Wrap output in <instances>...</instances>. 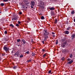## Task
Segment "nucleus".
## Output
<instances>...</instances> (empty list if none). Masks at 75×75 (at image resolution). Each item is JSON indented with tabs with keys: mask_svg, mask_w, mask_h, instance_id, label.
I'll list each match as a JSON object with an SVG mask.
<instances>
[{
	"mask_svg": "<svg viewBox=\"0 0 75 75\" xmlns=\"http://www.w3.org/2000/svg\"><path fill=\"white\" fill-rule=\"evenodd\" d=\"M45 33L44 34V35H45V36H47L49 35V33L47 31H45Z\"/></svg>",
	"mask_w": 75,
	"mask_h": 75,
	"instance_id": "obj_1",
	"label": "nucleus"
},
{
	"mask_svg": "<svg viewBox=\"0 0 75 75\" xmlns=\"http://www.w3.org/2000/svg\"><path fill=\"white\" fill-rule=\"evenodd\" d=\"M4 50H5V51H7L8 50V48L4 46Z\"/></svg>",
	"mask_w": 75,
	"mask_h": 75,
	"instance_id": "obj_2",
	"label": "nucleus"
},
{
	"mask_svg": "<svg viewBox=\"0 0 75 75\" xmlns=\"http://www.w3.org/2000/svg\"><path fill=\"white\" fill-rule=\"evenodd\" d=\"M21 41L22 42H23V45L25 44L26 43V41H25L24 39H22Z\"/></svg>",
	"mask_w": 75,
	"mask_h": 75,
	"instance_id": "obj_3",
	"label": "nucleus"
},
{
	"mask_svg": "<svg viewBox=\"0 0 75 75\" xmlns=\"http://www.w3.org/2000/svg\"><path fill=\"white\" fill-rule=\"evenodd\" d=\"M31 5L32 6H34L35 5V2L34 1H32L31 2Z\"/></svg>",
	"mask_w": 75,
	"mask_h": 75,
	"instance_id": "obj_4",
	"label": "nucleus"
},
{
	"mask_svg": "<svg viewBox=\"0 0 75 75\" xmlns=\"http://www.w3.org/2000/svg\"><path fill=\"white\" fill-rule=\"evenodd\" d=\"M49 9H50V10H51L52 11H53L55 9V8H54V7H52L51 8L49 7Z\"/></svg>",
	"mask_w": 75,
	"mask_h": 75,
	"instance_id": "obj_5",
	"label": "nucleus"
},
{
	"mask_svg": "<svg viewBox=\"0 0 75 75\" xmlns=\"http://www.w3.org/2000/svg\"><path fill=\"white\" fill-rule=\"evenodd\" d=\"M50 14L52 16H54V15H55V12L53 11H51L50 12Z\"/></svg>",
	"mask_w": 75,
	"mask_h": 75,
	"instance_id": "obj_6",
	"label": "nucleus"
},
{
	"mask_svg": "<svg viewBox=\"0 0 75 75\" xmlns=\"http://www.w3.org/2000/svg\"><path fill=\"white\" fill-rule=\"evenodd\" d=\"M64 33L66 34H69V32L67 30L65 31Z\"/></svg>",
	"mask_w": 75,
	"mask_h": 75,
	"instance_id": "obj_7",
	"label": "nucleus"
},
{
	"mask_svg": "<svg viewBox=\"0 0 75 75\" xmlns=\"http://www.w3.org/2000/svg\"><path fill=\"white\" fill-rule=\"evenodd\" d=\"M19 52H18V51H17V52H16L15 53V55H16V56H17V55H18V54H19Z\"/></svg>",
	"mask_w": 75,
	"mask_h": 75,
	"instance_id": "obj_8",
	"label": "nucleus"
},
{
	"mask_svg": "<svg viewBox=\"0 0 75 75\" xmlns=\"http://www.w3.org/2000/svg\"><path fill=\"white\" fill-rule=\"evenodd\" d=\"M66 44V43H63L62 45L61 46L62 47H65V45Z\"/></svg>",
	"mask_w": 75,
	"mask_h": 75,
	"instance_id": "obj_9",
	"label": "nucleus"
},
{
	"mask_svg": "<svg viewBox=\"0 0 75 75\" xmlns=\"http://www.w3.org/2000/svg\"><path fill=\"white\" fill-rule=\"evenodd\" d=\"M73 62V60H71L70 61L68 62V64H71V63Z\"/></svg>",
	"mask_w": 75,
	"mask_h": 75,
	"instance_id": "obj_10",
	"label": "nucleus"
},
{
	"mask_svg": "<svg viewBox=\"0 0 75 75\" xmlns=\"http://www.w3.org/2000/svg\"><path fill=\"white\" fill-rule=\"evenodd\" d=\"M75 35H73L71 36V38H72V39H74V38H75Z\"/></svg>",
	"mask_w": 75,
	"mask_h": 75,
	"instance_id": "obj_11",
	"label": "nucleus"
},
{
	"mask_svg": "<svg viewBox=\"0 0 75 75\" xmlns=\"http://www.w3.org/2000/svg\"><path fill=\"white\" fill-rule=\"evenodd\" d=\"M71 14H75V12L74 10L71 11Z\"/></svg>",
	"mask_w": 75,
	"mask_h": 75,
	"instance_id": "obj_12",
	"label": "nucleus"
},
{
	"mask_svg": "<svg viewBox=\"0 0 75 75\" xmlns=\"http://www.w3.org/2000/svg\"><path fill=\"white\" fill-rule=\"evenodd\" d=\"M57 22H58V20H57V19H56L54 21V23H55V24H57Z\"/></svg>",
	"mask_w": 75,
	"mask_h": 75,
	"instance_id": "obj_13",
	"label": "nucleus"
},
{
	"mask_svg": "<svg viewBox=\"0 0 75 75\" xmlns=\"http://www.w3.org/2000/svg\"><path fill=\"white\" fill-rule=\"evenodd\" d=\"M41 20H44V16H42L41 17Z\"/></svg>",
	"mask_w": 75,
	"mask_h": 75,
	"instance_id": "obj_14",
	"label": "nucleus"
},
{
	"mask_svg": "<svg viewBox=\"0 0 75 75\" xmlns=\"http://www.w3.org/2000/svg\"><path fill=\"white\" fill-rule=\"evenodd\" d=\"M72 54H70L69 55V57H70V58H71L72 57Z\"/></svg>",
	"mask_w": 75,
	"mask_h": 75,
	"instance_id": "obj_15",
	"label": "nucleus"
},
{
	"mask_svg": "<svg viewBox=\"0 0 75 75\" xmlns=\"http://www.w3.org/2000/svg\"><path fill=\"white\" fill-rule=\"evenodd\" d=\"M29 52H30L29 51H28L25 53V54H29Z\"/></svg>",
	"mask_w": 75,
	"mask_h": 75,
	"instance_id": "obj_16",
	"label": "nucleus"
},
{
	"mask_svg": "<svg viewBox=\"0 0 75 75\" xmlns=\"http://www.w3.org/2000/svg\"><path fill=\"white\" fill-rule=\"evenodd\" d=\"M35 55V53H32V56H34Z\"/></svg>",
	"mask_w": 75,
	"mask_h": 75,
	"instance_id": "obj_17",
	"label": "nucleus"
},
{
	"mask_svg": "<svg viewBox=\"0 0 75 75\" xmlns=\"http://www.w3.org/2000/svg\"><path fill=\"white\" fill-rule=\"evenodd\" d=\"M61 60L62 61H64V60H65V58H64V57H62V58Z\"/></svg>",
	"mask_w": 75,
	"mask_h": 75,
	"instance_id": "obj_18",
	"label": "nucleus"
},
{
	"mask_svg": "<svg viewBox=\"0 0 75 75\" xmlns=\"http://www.w3.org/2000/svg\"><path fill=\"white\" fill-rule=\"evenodd\" d=\"M4 39L5 40H6V41H8V39H7V37H6V38H5Z\"/></svg>",
	"mask_w": 75,
	"mask_h": 75,
	"instance_id": "obj_19",
	"label": "nucleus"
},
{
	"mask_svg": "<svg viewBox=\"0 0 75 75\" xmlns=\"http://www.w3.org/2000/svg\"><path fill=\"white\" fill-rule=\"evenodd\" d=\"M70 27H68L67 29V30H69V29H70Z\"/></svg>",
	"mask_w": 75,
	"mask_h": 75,
	"instance_id": "obj_20",
	"label": "nucleus"
},
{
	"mask_svg": "<svg viewBox=\"0 0 75 75\" xmlns=\"http://www.w3.org/2000/svg\"><path fill=\"white\" fill-rule=\"evenodd\" d=\"M1 6H3L4 5V3H2L1 4Z\"/></svg>",
	"mask_w": 75,
	"mask_h": 75,
	"instance_id": "obj_21",
	"label": "nucleus"
},
{
	"mask_svg": "<svg viewBox=\"0 0 75 75\" xmlns=\"http://www.w3.org/2000/svg\"><path fill=\"white\" fill-rule=\"evenodd\" d=\"M31 62V60H29L27 61V62Z\"/></svg>",
	"mask_w": 75,
	"mask_h": 75,
	"instance_id": "obj_22",
	"label": "nucleus"
},
{
	"mask_svg": "<svg viewBox=\"0 0 75 75\" xmlns=\"http://www.w3.org/2000/svg\"><path fill=\"white\" fill-rule=\"evenodd\" d=\"M8 0H3V1L4 2H7L8 1Z\"/></svg>",
	"mask_w": 75,
	"mask_h": 75,
	"instance_id": "obj_23",
	"label": "nucleus"
},
{
	"mask_svg": "<svg viewBox=\"0 0 75 75\" xmlns=\"http://www.w3.org/2000/svg\"><path fill=\"white\" fill-rule=\"evenodd\" d=\"M14 18V19H15V20H17V17H15V18Z\"/></svg>",
	"mask_w": 75,
	"mask_h": 75,
	"instance_id": "obj_24",
	"label": "nucleus"
},
{
	"mask_svg": "<svg viewBox=\"0 0 75 75\" xmlns=\"http://www.w3.org/2000/svg\"><path fill=\"white\" fill-rule=\"evenodd\" d=\"M21 41V40H20V39H18L17 40V42H20V41Z\"/></svg>",
	"mask_w": 75,
	"mask_h": 75,
	"instance_id": "obj_25",
	"label": "nucleus"
},
{
	"mask_svg": "<svg viewBox=\"0 0 75 75\" xmlns=\"http://www.w3.org/2000/svg\"><path fill=\"white\" fill-rule=\"evenodd\" d=\"M10 26H11V27H14V26L13 25V24H10Z\"/></svg>",
	"mask_w": 75,
	"mask_h": 75,
	"instance_id": "obj_26",
	"label": "nucleus"
},
{
	"mask_svg": "<svg viewBox=\"0 0 75 75\" xmlns=\"http://www.w3.org/2000/svg\"><path fill=\"white\" fill-rule=\"evenodd\" d=\"M4 33L6 34L7 33V32L6 30H5L4 32Z\"/></svg>",
	"mask_w": 75,
	"mask_h": 75,
	"instance_id": "obj_27",
	"label": "nucleus"
},
{
	"mask_svg": "<svg viewBox=\"0 0 75 75\" xmlns=\"http://www.w3.org/2000/svg\"><path fill=\"white\" fill-rule=\"evenodd\" d=\"M20 58H22V57H23V55H21L20 56Z\"/></svg>",
	"mask_w": 75,
	"mask_h": 75,
	"instance_id": "obj_28",
	"label": "nucleus"
},
{
	"mask_svg": "<svg viewBox=\"0 0 75 75\" xmlns=\"http://www.w3.org/2000/svg\"><path fill=\"white\" fill-rule=\"evenodd\" d=\"M67 60L68 61H71V59H67Z\"/></svg>",
	"mask_w": 75,
	"mask_h": 75,
	"instance_id": "obj_29",
	"label": "nucleus"
},
{
	"mask_svg": "<svg viewBox=\"0 0 75 75\" xmlns=\"http://www.w3.org/2000/svg\"><path fill=\"white\" fill-rule=\"evenodd\" d=\"M51 72V70H50L48 71V73L50 74Z\"/></svg>",
	"mask_w": 75,
	"mask_h": 75,
	"instance_id": "obj_30",
	"label": "nucleus"
},
{
	"mask_svg": "<svg viewBox=\"0 0 75 75\" xmlns=\"http://www.w3.org/2000/svg\"><path fill=\"white\" fill-rule=\"evenodd\" d=\"M13 68L14 69H16V66H15L13 67Z\"/></svg>",
	"mask_w": 75,
	"mask_h": 75,
	"instance_id": "obj_31",
	"label": "nucleus"
},
{
	"mask_svg": "<svg viewBox=\"0 0 75 75\" xmlns=\"http://www.w3.org/2000/svg\"><path fill=\"white\" fill-rule=\"evenodd\" d=\"M56 45L58 44V40L56 41Z\"/></svg>",
	"mask_w": 75,
	"mask_h": 75,
	"instance_id": "obj_32",
	"label": "nucleus"
},
{
	"mask_svg": "<svg viewBox=\"0 0 75 75\" xmlns=\"http://www.w3.org/2000/svg\"><path fill=\"white\" fill-rule=\"evenodd\" d=\"M16 25L17 27H18V26H19V25L18 24H16Z\"/></svg>",
	"mask_w": 75,
	"mask_h": 75,
	"instance_id": "obj_33",
	"label": "nucleus"
},
{
	"mask_svg": "<svg viewBox=\"0 0 75 75\" xmlns=\"http://www.w3.org/2000/svg\"><path fill=\"white\" fill-rule=\"evenodd\" d=\"M52 34L53 35H54V34H55V33H54V32H52Z\"/></svg>",
	"mask_w": 75,
	"mask_h": 75,
	"instance_id": "obj_34",
	"label": "nucleus"
},
{
	"mask_svg": "<svg viewBox=\"0 0 75 75\" xmlns=\"http://www.w3.org/2000/svg\"><path fill=\"white\" fill-rule=\"evenodd\" d=\"M46 56V54H45L43 55V57H45V56Z\"/></svg>",
	"mask_w": 75,
	"mask_h": 75,
	"instance_id": "obj_35",
	"label": "nucleus"
},
{
	"mask_svg": "<svg viewBox=\"0 0 75 75\" xmlns=\"http://www.w3.org/2000/svg\"><path fill=\"white\" fill-rule=\"evenodd\" d=\"M18 24H20V23H21V22L20 21H18Z\"/></svg>",
	"mask_w": 75,
	"mask_h": 75,
	"instance_id": "obj_36",
	"label": "nucleus"
},
{
	"mask_svg": "<svg viewBox=\"0 0 75 75\" xmlns=\"http://www.w3.org/2000/svg\"><path fill=\"white\" fill-rule=\"evenodd\" d=\"M19 14H22V13L21 12H20Z\"/></svg>",
	"mask_w": 75,
	"mask_h": 75,
	"instance_id": "obj_37",
	"label": "nucleus"
},
{
	"mask_svg": "<svg viewBox=\"0 0 75 75\" xmlns=\"http://www.w3.org/2000/svg\"><path fill=\"white\" fill-rule=\"evenodd\" d=\"M34 42V41H33V39H31V42Z\"/></svg>",
	"mask_w": 75,
	"mask_h": 75,
	"instance_id": "obj_38",
	"label": "nucleus"
},
{
	"mask_svg": "<svg viewBox=\"0 0 75 75\" xmlns=\"http://www.w3.org/2000/svg\"><path fill=\"white\" fill-rule=\"evenodd\" d=\"M44 41L42 40V43H43V44H44Z\"/></svg>",
	"mask_w": 75,
	"mask_h": 75,
	"instance_id": "obj_39",
	"label": "nucleus"
},
{
	"mask_svg": "<svg viewBox=\"0 0 75 75\" xmlns=\"http://www.w3.org/2000/svg\"><path fill=\"white\" fill-rule=\"evenodd\" d=\"M4 55H5V54H2V56H4Z\"/></svg>",
	"mask_w": 75,
	"mask_h": 75,
	"instance_id": "obj_40",
	"label": "nucleus"
},
{
	"mask_svg": "<svg viewBox=\"0 0 75 75\" xmlns=\"http://www.w3.org/2000/svg\"><path fill=\"white\" fill-rule=\"evenodd\" d=\"M12 20L13 21H14V20H15V19H14V18H12Z\"/></svg>",
	"mask_w": 75,
	"mask_h": 75,
	"instance_id": "obj_41",
	"label": "nucleus"
},
{
	"mask_svg": "<svg viewBox=\"0 0 75 75\" xmlns=\"http://www.w3.org/2000/svg\"><path fill=\"white\" fill-rule=\"evenodd\" d=\"M74 22H75V19H74Z\"/></svg>",
	"mask_w": 75,
	"mask_h": 75,
	"instance_id": "obj_42",
	"label": "nucleus"
},
{
	"mask_svg": "<svg viewBox=\"0 0 75 75\" xmlns=\"http://www.w3.org/2000/svg\"><path fill=\"white\" fill-rule=\"evenodd\" d=\"M42 51H45V50H44V49H42Z\"/></svg>",
	"mask_w": 75,
	"mask_h": 75,
	"instance_id": "obj_43",
	"label": "nucleus"
},
{
	"mask_svg": "<svg viewBox=\"0 0 75 75\" xmlns=\"http://www.w3.org/2000/svg\"><path fill=\"white\" fill-rule=\"evenodd\" d=\"M31 8H33V6H31Z\"/></svg>",
	"mask_w": 75,
	"mask_h": 75,
	"instance_id": "obj_44",
	"label": "nucleus"
},
{
	"mask_svg": "<svg viewBox=\"0 0 75 75\" xmlns=\"http://www.w3.org/2000/svg\"><path fill=\"white\" fill-rule=\"evenodd\" d=\"M53 37H55V35H53Z\"/></svg>",
	"mask_w": 75,
	"mask_h": 75,
	"instance_id": "obj_45",
	"label": "nucleus"
},
{
	"mask_svg": "<svg viewBox=\"0 0 75 75\" xmlns=\"http://www.w3.org/2000/svg\"><path fill=\"white\" fill-rule=\"evenodd\" d=\"M45 38H46V37H45V39L44 40L45 41Z\"/></svg>",
	"mask_w": 75,
	"mask_h": 75,
	"instance_id": "obj_46",
	"label": "nucleus"
},
{
	"mask_svg": "<svg viewBox=\"0 0 75 75\" xmlns=\"http://www.w3.org/2000/svg\"><path fill=\"white\" fill-rule=\"evenodd\" d=\"M26 8H27V7H26Z\"/></svg>",
	"mask_w": 75,
	"mask_h": 75,
	"instance_id": "obj_47",
	"label": "nucleus"
},
{
	"mask_svg": "<svg viewBox=\"0 0 75 75\" xmlns=\"http://www.w3.org/2000/svg\"><path fill=\"white\" fill-rule=\"evenodd\" d=\"M1 13V11H0V13Z\"/></svg>",
	"mask_w": 75,
	"mask_h": 75,
	"instance_id": "obj_48",
	"label": "nucleus"
},
{
	"mask_svg": "<svg viewBox=\"0 0 75 75\" xmlns=\"http://www.w3.org/2000/svg\"><path fill=\"white\" fill-rule=\"evenodd\" d=\"M1 61V59H0V61Z\"/></svg>",
	"mask_w": 75,
	"mask_h": 75,
	"instance_id": "obj_49",
	"label": "nucleus"
},
{
	"mask_svg": "<svg viewBox=\"0 0 75 75\" xmlns=\"http://www.w3.org/2000/svg\"><path fill=\"white\" fill-rule=\"evenodd\" d=\"M4 44H5V42H4Z\"/></svg>",
	"mask_w": 75,
	"mask_h": 75,
	"instance_id": "obj_50",
	"label": "nucleus"
}]
</instances>
